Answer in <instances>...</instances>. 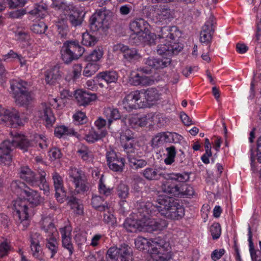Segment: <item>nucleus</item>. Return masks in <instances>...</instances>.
<instances>
[{"mask_svg":"<svg viewBox=\"0 0 261 261\" xmlns=\"http://www.w3.org/2000/svg\"><path fill=\"white\" fill-rule=\"evenodd\" d=\"M12 140H5L0 144V164L10 166L12 161V152L15 147L26 151L32 146L38 145L41 149L46 148L48 146L47 139L42 135L35 134L33 140L27 139L25 136L15 133L11 134Z\"/></svg>","mask_w":261,"mask_h":261,"instance_id":"nucleus-1","label":"nucleus"},{"mask_svg":"<svg viewBox=\"0 0 261 261\" xmlns=\"http://www.w3.org/2000/svg\"><path fill=\"white\" fill-rule=\"evenodd\" d=\"M23 195L26 199H17L13 203L18 225L23 230L25 229L30 224V216L33 208L43 202V198L38 193L29 188H27V190L24 191Z\"/></svg>","mask_w":261,"mask_h":261,"instance_id":"nucleus-2","label":"nucleus"},{"mask_svg":"<svg viewBox=\"0 0 261 261\" xmlns=\"http://www.w3.org/2000/svg\"><path fill=\"white\" fill-rule=\"evenodd\" d=\"M136 248L140 250L148 249L152 261H168L171 258L169 244L163 240L147 239L138 237L135 240Z\"/></svg>","mask_w":261,"mask_h":261,"instance_id":"nucleus-3","label":"nucleus"},{"mask_svg":"<svg viewBox=\"0 0 261 261\" xmlns=\"http://www.w3.org/2000/svg\"><path fill=\"white\" fill-rule=\"evenodd\" d=\"M156 202V205L151 202L142 203V206L150 208L151 211L156 209L162 216L170 220H178L185 215L184 207L169 197L160 195Z\"/></svg>","mask_w":261,"mask_h":261,"instance_id":"nucleus-4","label":"nucleus"},{"mask_svg":"<svg viewBox=\"0 0 261 261\" xmlns=\"http://www.w3.org/2000/svg\"><path fill=\"white\" fill-rule=\"evenodd\" d=\"M177 28L175 27H164L161 29L158 36L159 38L154 37L155 43L158 39L160 40L161 44L158 45L156 51L160 55H165L164 59L171 57L173 55L177 54L182 48L181 45L174 42L175 32Z\"/></svg>","mask_w":261,"mask_h":261,"instance_id":"nucleus-5","label":"nucleus"},{"mask_svg":"<svg viewBox=\"0 0 261 261\" xmlns=\"http://www.w3.org/2000/svg\"><path fill=\"white\" fill-rule=\"evenodd\" d=\"M149 202L141 201L137 204V208L140 217H141V222L142 225V231L151 232L153 231L162 230L167 227L168 223L167 221L161 219H154L150 217L151 215H155L158 210L151 211L150 208H147L146 206H142V203H147Z\"/></svg>","mask_w":261,"mask_h":261,"instance_id":"nucleus-6","label":"nucleus"},{"mask_svg":"<svg viewBox=\"0 0 261 261\" xmlns=\"http://www.w3.org/2000/svg\"><path fill=\"white\" fill-rule=\"evenodd\" d=\"M148 22L142 18L137 19L130 23V29L135 34L133 38L136 40L134 43L153 44L156 36L148 32Z\"/></svg>","mask_w":261,"mask_h":261,"instance_id":"nucleus-7","label":"nucleus"},{"mask_svg":"<svg viewBox=\"0 0 261 261\" xmlns=\"http://www.w3.org/2000/svg\"><path fill=\"white\" fill-rule=\"evenodd\" d=\"M141 174L148 180H159L161 177L166 180L186 182L190 178L189 174L186 172L181 173H163L160 168L148 167L142 170Z\"/></svg>","mask_w":261,"mask_h":261,"instance_id":"nucleus-8","label":"nucleus"},{"mask_svg":"<svg viewBox=\"0 0 261 261\" xmlns=\"http://www.w3.org/2000/svg\"><path fill=\"white\" fill-rule=\"evenodd\" d=\"M42 228L46 233V247L50 251V257L53 258L58 251V243L55 238L57 230L48 217L42 219Z\"/></svg>","mask_w":261,"mask_h":261,"instance_id":"nucleus-9","label":"nucleus"},{"mask_svg":"<svg viewBox=\"0 0 261 261\" xmlns=\"http://www.w3.org/2000/svg\"><path fill=\"white\" fill-rule=\"evenodd\" d=\"M46 174L44 171L40 173L39 180L36 177L34 173L28 167H22L20 169V178L33 187H39L40 189L44 191L45 194L49 193V187L46 182Z\"/></svg>","mask_w":261,"mask_h":261,"instance_id":"nucleus-10","label":"nucleus"},{"mask_svg":"<svg viewBox=\"0 0 261 261\" xmlns=\"http://www.w3.org/2000/svg\"><path fill=\"white\" fill-rule=\"evenodd\" d=\"M84 48L77 41H67L64 43L61 49V58L66 64L78 59L84 53Z\"/></svg>","mask_w":261,"mask_h":261,"instance_id":"nucleus-11","label":"nucleus"},{"mask_svg":"<svg viewBox=\"0 0 261 261\" xmlns=\"http://www.w3.org/2000/svg\"><path fill=\"white\" fill-rule=\"evenodd\" d=\"M111 13L106 10H100L90 18L91 29L95 32L99 30L107 29L112 20Z\"/></svg>","mask_w":261,"mask_h":261,"instance_id":"nucleus-12","label":"nucleus"},{"mask_svg":"<svg viewBox=\"0 0 261 261\" xmlns=\"http://www.w3.org/2000/svg\"><path fill=\"white\" fill-rule=\"evenodd\" d=\"M151 19L158 25H164L171 21L173 13L166 5H153L151 6Z\"/></svg>","mask_w":261,"mask_h":261,"instance_id":"nucleus-13","label":"nucleus"},{"mask_svg":"<svg viewBox=\"0 0 261 261\" xmlns=\"http://www.w3.org/2000/svg\"><path fill=\"white\" fill-rule=\"evenodd\" d=\"M142 94L140 91H135L127 94L120 103V106L127 111L141 108L144 106Z\"/></svg>","mask_w":261,"mask_h":261,"instance_id":"nucleus-14","label":"nucleus"},{"mask_svg":"<svg viewBox=\"0 0 261 261\" xmlns=\"http://www.w3.org/2000/svg\"><path fill=\"white\" fill-rule=\"evenodd\" d=\"M2 122L14 127L23 124L22 118L16 109H5L0 105V123Z\"/></svg>","mask_w":261,"mask_h":261,"instance_id":"nucleus-15","label":"nucleus"},{"mask_svg":"<svg viewBox=\"0 0 261 261\" xmlns=\"http://www.w3.org/2000/svg\"><path fill=\"white\" fill-rule=\"evenodd\" d=\"M58 11L63 13L64 17L61 16V18H64L66 21L69 20L72 25L76 27L81 24L82 20L79 18L76 9L72 4L62 3L58 8Z\"/></svg>","mask_w":261,"mask_h":261,"instance_id":"nucleus-16","label":"nucleus"},{"mask_svg":"<svg viewBox=\"0 0 261 261\" xmlns=\"http://www.w3.org/2000/svg\"><path fill=\"white\" fill-rule=\"evenodd\" d=\"M107 255L111 259H118L121 257V261H132V249L125 244L121 245L119 247L113 246L107 251Z\"/></svg>","mask_w":261,"mask_h":261,"instance_id":"nucleus-17","label":"nucleus"},{"mask_svg":"<svg viewBox=\"0 0 261 261\" xmlns=\"http://www.w3.org/2000/svg\"><path fill=\"white\" fill-rule=\"evenodd\" d=\"M150 70L145 67L138 68L136 71H133L129 77V83L134 86H149L154 83L152 77L143 75L142 73H149Z\"/></svg>","mask_w":261,"mask_h":261,"instance_id":"nucleus-18","label":"nucleus"},{"mask_svg":"<svg viewBox=\"0 0 261 261\" xmlns=\"http://www.w3.org/2000/svg\"><path fill=\"white\" fill-rule=\"evenodd\" d=\"M215 18L214 16L211 15L203 26L200 32V41L201 42L208 43L211 41L215 31Z\"/></svg>","mask_w":261,"mask_h":261,"instance_id":"nucleus-19","label":"nucleus"},{"mask_svg":"<svg viewBox=\"0 0 261 261\" xmlns=\"http://www.w3.org/2000/svg\"><path fill=\"white\" fill-rule=\"evenodd\" d=\"M52 178L56 191V197L60 202L62 203L64 201V199L66 197V193L63 187V178L57 172L53 173Z\"/></svg>","mask_w":261,"mask_h":261,"instance_id":"nucleus-20","label":"nucleus"},{"mask_svg":"<svg viewBox=\"0 0 261 261\" xmlns=\"http://www.w3.org/2000/svg\"><path fill=\"white\" fill-rule=\"evenodd\" d=\"M38 115L39 118L44 121L45 125L47 127L51 126L55 121V118L50 108L46 104H42L38 112Z\"/></svg>","mask_w":261,"mask_h":261,"instance_id":"nucleus-21","label":"nucleus"},{"mask_svg":"<svg viewBox=\"0 0 261 261\" xmlns=\"http://www.w3.org/2000/svg\"><path fill=\"white\" fill-rule=\"evenodd\" d=\"M129 130H126L120 136V140L124 150L127 153L134 152L133 146L134 138Z\"/></svg>","mask_w":261,"mask_h":261,"instance_id":"nucleus-22","label":"nucleus"},{"mask_svg":"<svg viewBox=\"0 0 261 261\" xmlns=\"http://www.w3.org/2000/svg\"><path fill=\"white\" fill-rule=\"evenodd\" d=\"M75 97L79 105L80 106L88 105L96 98L95 94L90 93L81 90L76 91Z\"/></svg>","mask_w":261,"mask_h":261,"instance_id":"nucleus-23","label":"nucleus"},{"mask_svg":"<svg viewBox=\"0 0 261 261\" xmlns=\"http://www.w3.org/2000/svg\"><path fill=\"white\" fill-rule=\"evenodd\" d=\"M171 61L169 58L162 59L148 58L145 60L144 63L151 69H159L168 66Z\"/></svg>","mask_w":261,"mask_h":261,"instance_id":"nucleus-24","label":"nucleus"},{"mask_svg":"<svg viewBox=\"0 0 261 261\" xmlns=\"http://www.w3.org/2000/svg\"><path fill=\"white\" fill-rule=\"evenodd\" d=\"M107 134V131L106 129H102L99 133L94 128H89L86 132L84 139L89 143H93L106 137Z\"/></svg>","mask_w":261,"mask_h":261,"instance_id":"nucleus-25","label":"nucleus"},{"mask_svg":"<svg viewBox=\"0 0 261 261\" xmlns=\"http://www.w3.org/2000/svg\"><path fill=\"white\" fill-rule=\"evenodd\" d=\"M62 73L58 66L47 70L45 74V80L47 84L54 85L58 82L62 76Z\"/></svg>","mask_w":261,"mask_h":261,"instance_id":"nucleus-26","label":"nucleus"},{"mask_svg":"<svg viewBox=\"0 0 261 261\" xmlns=\"http://www.w3.org/2000/svg\"><path fill=\"white\" fill-rule=\"evenodd\" d=\"M40 235L38 233H34L31 236L30 247L33 256L39 259H42V250L39 245Z\"/></svg>","mask_w":261,"mask_h":261,"instance_id":"nucleus-27","label":"nucleus"},{"mask_svg":"<svg viewBox=\"0 0 261 261\" xmlns=\"http://www.w3.org/2000/svg\"><path fill=\"white\" fill-rule=\"evenodd\" d=\"M129 123L132 127L144 126L147 124H151L152 121V117L150 115L139 117L138 115H133L129 119Z\"/></svg>","mask_w":261,"mask_h":261,"instance_id":"nucleus-28","label":"nucleus"},{"mask_svg":"<svg viewBox=\"0 0 261 261\" xmlns=\"http://www.w3.org/2000/svg\"><path fill=\"white\" fill-rule=\"evenodd\" d=\"M123 225L124 228L128 232H136L138 231H142L141 217L139 220L127 218L126 219Z\"/></svg>","mask_w":261,"mask_h":261,"instance_id":"nucleus-29","label":"nucleus"},{"mask_svg":"<svg viewBox=\"0 0 261 261\" xmlns=\"http://www.w3.org/2000/svg\"><path fill=\"white\" fill-rule=\"evenodd\" d=\"M10 88L14 96L27 91L25 82L21 80H12L10 81Z\"/></svg>","mask_w":261,"mask_h":261,"instance_id":"nucleus-30","label":"nucleus"},{"mask_svg":"<svg viewBox=\"0 0 261 261\" xmlns=\"http://www.w3.org/2000/svg\"><path fill=\"white\" fill-rule=\"evenodd\" d=\"M103 115L108 120V127L110 128L112 123L115 120L120 119L121 115L117 108L107 107L105 108Z\"/></svg>","mask_w":261,"mask_h":261,"instance_id":"nucleus-31","label":"nucleus"},{"mask_svg":"<svg viewBox=\"0 0 261 261\" xmlns=\"http://www.w3.org/2000/svg\"><path fill=\"white\" fill-rule=\"evenodd\" d=\"M76 152L78 156L83 161L90 162L92 161L93 155L92 152L90 150L88 146L80 144L77 146Z\"/></svg>","mask_w":261,"mask_h":261,"instance_id":"nucleus-32","label":"nucleus"},{"mask_svg":"<svg viewBox=\"0 0 261 261\" xmlns=\"http://www.w3.org/2000/svg\"><path fill=\"white\" fill-rule=\"evenodd\" d=\"M142 94V100L144 99L145 102H155L160 98V94L158 91L154 88H149L144 92H141Z\"/></svg>","mask_w":261,"mask_h":261,"instance_id":"nucleus-33","label":"nucleus"},{"mask_svg":"<svg viewBox=\"0 0 261 261\" xmlns=\"http://www.w3.org/2000/svg\"><path fill=\"white\" fill-rule=\"evenodd\" d=\"M29 13L36 18L40 19L44 18L48 14L47 7L44 4L41 5L35 4L34 9L30 11Z\"/></svg>","mask_w":261,"mask_h":261,"instance_id":"nucleus-34","label":"nucleus"},{"mask_svg":"<svg viewBox=\"0 0 261 261\" xmlns=\"http://www.w3.org/2000/svg\"><path fill=\"white\" fill-rule=\"evenodd\" d=\"M98 77L107 83H111L117 81L118 74L115 71H106L98 73Z\"/></svg>","mask_w":261,"mask_h":261,"instance_id":"nucleus-35","label":"nucleus"},{"mask_svg":"<svg viewBox=\"0 0 261 261\" xmlns=\"http://www.w3.org/2000/svg\"><path fill=\"white\" fill-rule=\"evenodd\" d=\"M91 204L93 207L100 211L108 209V204L106 202H104V199L100 196H93L91 199Z\"/></svg>","mask_w":261,"mask_h":261,"instance_id":"nucleus-36","label":"nucleus"},{"mask_svg":"<svg viewBox=\"0 0 261 261\" xmlns=\"http://www.w3.org/2000/svg\"><path fill=\"white\" fill-rule=\"evenodd\" d=\"M16 102L20 106L28 105L32 100L30 93L27 91L14 96Z\"/></svg>","mask_w":261,"mask_h":261,"instance_id":"nucleus-37","label":"nucleus"},{"mask_svg":"<svg viewBox=\"0 0 261 261\" xmlns=\"http://www.w3.org/2000/svg\"><path fill=\"white\" fill-rule=\"evenodd\" d=\"M163 191L172 196H179V184L172 185L169 181H166L162 185Z\"/></svg>","mask_w":261,"mask_h":261,"instance_id":"nucleus-38","label":"nucleus"},{"mask_svg":"<svg viewBox=\"0 0 261 261\" xmlns=\"http://www.w3.org/2000/svg\"><path fill=\"white\" fill-rule=\"evenodd\" d=\"M123 57L126 61L130 62L138 60L141 57L137 49L127 46L123 54Z\"/></svg>","mask_w":261,"mask_h":261,"instance_id":"nucleus-39","label":"nucleus"},{"mask_svg":"<svg viewBox=\"0 0 261 261\" xmlns=\"http://www.w3.org/2000/svg\"><path fill=\"white\" fill-rule=\"evenodd\" d=\"M103 55V50L102 47H98L87 57V60L89 62L97 63L100 60Z\"/></svg>","mask_w":261,"mask_h":261,"instance_id":"nucleus-40","label":"nucleus"},{"mask_svg":"<svg viewBox=\"0 0 261 261\" xmlns=\"http://www.w3.org/2000/svg\"><path fill=\"white\" fill-rule=\"evenodd\" d=\"M127 158L130 166L134 169L142 168L147 165V162L144 160L138 159L131 155H128Z\"/></svg>","mask_w":261,"mask_h":261,"instance_id":"nucleus-41","label":"nucleus"},{"mask_svg":"<svg viewBox=\"0 0 261 261\" xmlns=\"http://www.w3.org/2000/svg\"><path fill=\"white\" fill-rule=\"evenodd\" d=\"M11 188L17 195H24V191L27 190L25 184L19 180L12 181L11 185Z\"/></svg>","mask_w":261,"mask_h":261,"instance_id":"nucleus-42","label":"nucleus"},{"mask_svg":"<svg viewBox=\"0 0 261 261\" xmlns=\"http://www.w3.org/2000/svg\"><path fill=\"white\" fill-rule=\"evenodd\" d=\"M164 136L166 142L179 143L183 139V137L176 133L164 132Z\"/></svg>","mask_w":261,"mask_h":261,"instance_id":"nucleus-43","label":"nucleus"},{"mask_svg":"<svg viewBox=\"0 0 261 261\" xmlns=\"http://www.w3.org/2000/svg\"><path fill=\"white\" fill-rule=\"evenodd\" d=\"M99 68V65L97 63L89 62L85 67L83 75L85 76H91L93 75Z\"/></svg>","mask_w":261,"mask_h":261,"instance_id":"nucleus-44","label":"nucleus"},{"mask_svg":"<svg viewBox=\"0 0 261 261\" xmlns=\"http://www.w3.org/2000/svg\"><path fill=\"white\" fill-rule=\"evenodd\" d=\"M61 20H59L57 22L56 27L59 35L61 38H64L67 34L68 28L66 21L64 20V18H61Z\"/></svg>","mask_w":261,"mask_h":261,"instance_id":"nucleus-45","label":"nucleus"},{"mask_svg":"<svg viewBox=\"0 0 261 261\" xmlns=\"http://www.w3.org/2000/svg\"><path fill=\"white\" fill-rule=\"evenodd\" d=\"M68 203L71 208L77 214L81 215L83 213V206L80 203L79 199L72 197L69 200Z\"/></svg>","mask_w":261,"mask_h":261,"instance_id":"nucleus-46","label":"nucleus"},{"mask_svg":"<svg viewBox=\"0 0 261 261\" xmlns=\"http://www.w3.org/2000/svg\"><path fill=\"white\" fill-rule=\"evenodd\" d=\"M74 239L78 248L82 249L87 242V233L83 231L79 232L75 235Z\"/></svg>","mask_w":261,"mask_h":261,"instance_id":"nucleus-47","label":"nucleus"},{"mask_svg":"<svg viewBox=\"0 0 261 261\" xmlns=\"http://www.w3.org/2000/svg\"><path fill=\"white\" fill-rule=\"evenodd\" d=\"M179 196L190 197L194 194L193 188L188 184H179Z\"/></svg>","mask_w":261,"mask_h":261,"instance_id":"nucleus-48","label":"nucleus"},{"mask_svg":"<svg viewBox=\"0 0 261 261\" xmlns=\"http://www.w3.org/2000/svg\"><path fill=\"white\" fill-rule=\"evenodd\" d=\"M105 181L103 176L102 175L98 181V191L100 194L108 196L111 194L113 189L107 187Z\"/></svg>","mask_w":261,"mask_h":261,"instance_id":"nucleus-49","label":"nucleus"},{"mask_svg":"<svg viewBox=\"0 0 261 261\" xmlns=\"http://www.w3.org/2000/svg\"><path fill=\"white\" fill-rule=\"evenodd\" d=\"M74 133L73 129L68 128L65 126H60L55 129V134L58 138H61L64 135H74Z\"/></svg>","mask_w":261,"mask_h":261,"instance_id":"nucleus-50","label":"nucleus"},{"mask_svg":"<svg viewBox=\"0 0 261 261\" xmlns=\"http://www.w3.org/2000/svg\"><path fill=\"white\" fill-rule=\"evenodd\" d=\"M124 164L125 160L123 158L120 157L108 166L110 169L112 170L118 172L122 171L123 170Z\"/></svg>","mask_w":261,"mask_h":261,"instance_id":"nucleus-51","label":"nucleus"},{"mask_svg":"<svg viewBox=\"0 0 261 261\" xmlns=\"http://www.w3.org/2000/svg\"><path fill=\"white\" fill-rule=\"evenodd\" d=\"M117 194L121 199H125L129 195L128 187L123 184H120L117 188Z\"/></svg>","mask_w":261,"mask_h":261,"instance_id":"nucleus-52","label":"nucleus"},{"mask_svg":"<svg viewBox=\"0 0 261 261\" xmlns=\"http://www.w3.org/2000/svg\"><path fill=\"white\" fill-rule=\"evenodd\" d=\"M103 211V220L104 222L111 225H114L116 222V220L113 214L112 210L108 206V209Z\"/></svg>","mask_w":261,"mask_h":261,"instance_id":"nucleus-53","label":"nucleus"},{"mask_svg":"<svg viewBox=\"0 0 261 261\" xmlns=\"http://www.w3.org/2000/svg\"><path fill=\"white\" fill-rule=\"evenodd\" d=\"M68 174L73 183L77 182L78 181L82 179V171L76 168H70L68 171Z\"/></svg>","mask_w":261,"mask_h":261,"instance_id":"nucleus-54","label":"nucleus"},{"mask_svg":"<svg viewBox=\"0 0 261 261\" xmlns=\"http://www.w3.org/2000/svg\"><path fill=\"white\" fill-rule=\"evenodd\" d=\"M248 242L249 247V252L251 257L252 261H257V256L256 255V251L254 248L253 243L252 241V234L251 231V228L249 227L248 228Z\"/></svg>","mask_w":261,"mask_h":261,"instance_id":"nucleus-55","label":"nucleus"},{"mask_svg":"<svg viewBox=\"0 0 261 261\" xmlns=\"http://www.w3.org/2000/svg\"><path fill=\"white\" fill-rule=\"evenodd\" d=\"M96 42V39L94 36L88 33L83 34L82 43L83 45L91 46L94 45Z\"/></svg>","mask_w":261,"mask_h":261,"instance_id":"nucleus-56","label":"nucleus"},{"mask_svg":"<svg viewBox=\"0 0 261 261\" xmlns=\"http://www.w3.org/2000/svg\"><path fill=\"white\" fill-rule=\"evenodd\" d=\"M210 231L213 239H218L221 234V228L218 223H213L210 227Z\"/></svg>","mask_w":261,"mask_h":261,"instance_id":"nucleus-57","label":"nucleus"},{"mask_svg":"<svg viewBox=\"0 0 261 261\" xmlns=\"http://www.w3.org/2000/svg\"><path fill=\"white\" fill-rule=\"evenodd\" d=\"M75 190L77 193H82L87 191L89 190L88 183L83 178L78 181L77 182L74 183Z\"/></svg>","mask_w":261,"mask_h":261,"instance_id":"nucleus-58","label":"nucleus"},{"mask_svg":"<svg viewBox=\"0 0 261 261\" xmlns=\"http://www.w3.org/2000/svg\"><path fill=\"white\" fill-rule=\"evenodd\" d=\"M47 29V25L42 21L34 24L31 27V30L36 34H43Z\"/></svg>","mask_w":261,"mask_h":261,"instance_id":"nucleus-59","label":"nucleus"},{"mask_svg":"<svg viewBox=\"0 0 261 261\" xmlns=\"http://www.w3.org/2000/svg\"><path fill=\"white\" fill-rule=\"evenodd\" d=\"M62 246L68 252L69 255H71L74 252V247L71 242V238L62 239Z\"/></svg>","mask_w":261,"mask_h":261,"instance_id":"nucleus-60","label":"nucleus"},{"mask_svg":"<svg viewBox=\"0 0 261 261\" xmlns=\"http://www.w3.org/2000/svg\"><path fill=\"white\" fill-rule=\"evenodd\" d=\"M26 13V10L24 9H21L10 12L8 15L10 18L13 19H18L21 18Z\"/></svg>","mask_w":261,"mask_h":261,"instance_id":"nucleus-61","label":"nucleus"},{"mask_svg":"<svg viewBox=\"0 0 261 261\" xmlns=\"http://www.w3.org/2000/svg\"><path fill=\"white\" fill-rule=\"evenodd\" d=\"M73 117L74 121L77 124H83L86 121V115L81 111L76 113Z\"/></svg>","mask_w":261,"mask_h":261,"instance_id":"nucleus-62","label":"nucleus"},{"mask_svg":"<svg viewBox=\"0 0 261 261\" xmlns=\"http://www.w3.org/2000/svg\"><path fill=\"white\" fill-rule=\"evenodd\" d=\"M10 246L6 242L0 243V257H3L8 254Z\"/></svg>","mask_w":261,"mask_h":261,"instance_id":"nucleus-63","label":"nucleus"},{"mask_svg":"<svg viewBox=\"0 0 261 261\" xmlns=\"http://www.w3.org/2000/svg\"><path fill=\"white\" fill-rule=\"evenodd\" d=\"M72 228L70 225H66L60 229L61 239L71 238Z\"/></svg>","mask_w":261,"mask_h":261,"instance_id":"nucleus-64","label":"nucleus"}]
</instances>
